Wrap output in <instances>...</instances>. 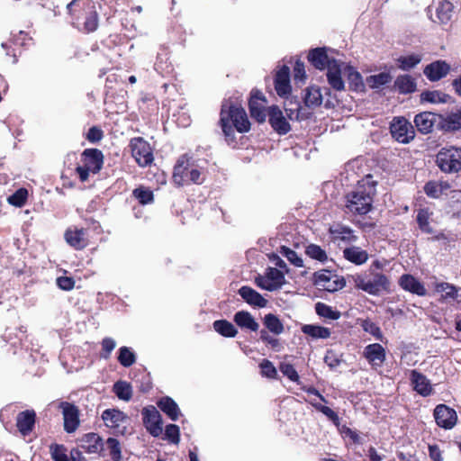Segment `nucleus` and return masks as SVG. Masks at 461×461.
<instances>
[{"instance_id":"nucleus-21","label":"nucleus","mask_w":461,"mask_h":461,"mask_svg":"<svg viewBox=\"0 0 461 461\" xmlns=\"http://www.w3.org/2000/svg\"><path fill=\"white\" fill-rule=\"evenodd\" d=\"M449 69L450 67L446 61L438 60L426 66L423 72L430 81H438L446 77Z\"/></svg>"},{"instance_id":"nucleus-27","label":"nucleus","mask_w":461,"mask_h":461,"mask_svg":"<svg viewBox=\"0 0 461 461\" xmlns=\"http://www.w3.org/2000/svg\"><path fill=\"white\" fill-rule=\"evenodd\" d=\"M411 381L414 390L422 396H428L432 392V386L429 380L421 373L412 370L411 373Z\"/></svg>"},{"instance_id":"nucleus-45","label":"nucleus","mask_w":461,"mask_h":461,"mask_svg":"<svg viewBox=\"0 0 461 461\" xmlns=\"http://www.w3.org/2000/svg\"><path fill=\"white\" fill-rule=\"evenodd\" d=\"M315 311L321 317L330 320H338L341 315L339 312L333 310L331 306L323 303H317L315 305Z\"/></svg>"},{"instance_id":"nucleus-36","label":"nucleus","mask_w":461,"mask_h":461,"mask_svg":"<svg viewBox=\"0 0 461 461\" xmlns=\"http://www.w3.org/2000/svg\"><path fill=\"white\" fill-rule=\"evenodd\" d=\"M302 331L312 339H328L330 336V329L312 324L303 325Z\"/></svg>"},{"instance_id":"nucleus-9","label":"nucleus","mask_w":461,"mask_h":461,"mask_svg":"<svg viewBox=\"0 0 461 461\" xmlns=\"http://www.w3.org/2000/svg\"><path fill=\"white\" fill-rule=\"evenodd\" d=\"M285 278L283 272L275 267H268L265 275H259L255 282L258 287L267 291H276L280 289L285 284Z\"/></svg>"},{"instance_id":"nucleus-43","label":"nucleus","mask_w":461,"mask_h":461,"mask_svg":"<svg viewBox=\"0 0 461 461\" xmlns=\"http://www.w3.org/2000/svg\"><path fill=\"white\" fill-rule=\"evenodd\" d=\"M113 392L116 396L123 401H130L132 396V389L129 383L118 381L113 384Z\"/></svg>"},{"instance_id":"nucleus-55","label":"nucleus","mask_w":461,"mask_h":461,"mask_svg":"<svg viewBox=\"0 0 461 461\" xmlns=\"http://www.w3.org/2000/svg\"><path fill=\"white\" fill-rule=\"evenodd\" d=\"M279 369L281 373L288 377L293 382H297L299 380V375L297 371L294 369V366L289 363H281L279 366Z\"/></svg>"},{"instance_id":"nucleus-8","label":"nucleus","mask_w":461,"mask_h":461,"mask_svg":"<svg viewBox=\"0 0 461 461\" xmlns=\"http://www.w3.org/2000/svg\"><path fill=\"white\" fill-rule=\"evenodd\" d=\"M390 131L393 138L401 143H409L415 137L413 126L403 117L393 118L390 125Z\"/></svg>"},{"instance_id":"nucleus-48","label":"nucleus","mask_w":461,"mask_h":461,"mask_svg":"<svg viewBox=\"0 0 461 461\" xmlns=\"http://www.w3.org/2000/svg\"><path fill=\"white\" fill-rule=\"evenodd\" d=\"M28 191L25 188H20L13 194L8 196L7 202L16 207H22L27 200Z\"/></svg>"},{"instance_id":"nucleus-47","label":"nucleus","mask_w":461,"mask_h":461,"mask_svg":"<svg viewBox=\"0 0 461 461\" xmlns=\"http://www.w3.org/2000/svg\"><path fill=\"white\" fill-rule=\"evenodd\" d=\"M106 449L113 461H122V448L120 442L114 438L106 440Z\"/></svg>"},{"instance_id":"nucleus-39","label":"nucleus","mask_w":461,"mask_h":461,"mask_svg":"<svg viewBox=\"0 0 461 461\" xmlns=\"http://www.w3.org/2000/svg\"><path fill=\"white\" fill-rule=\"evenodd\" d=\"M453 5L449 1H442L437 7V17L441 23H447L450 21L453 13Z\"/></svg>"},{"instance_id":"nucleus-10","label":"nucleus","mask_w":461,"mask_h":461,"mask_svg":"<svg viewBox=\"0 0 461 461\" xmlns=\"http://www.w3.org/2000/svg\"><path fill=\"white\" fill-rule=\"evenodd\" d=\"M143 423L149 432L154 436H159L162 431V420L158 411L154 406H149L142 411Z\"/></svg>"},{"instance_id":"nucleus-26","label":"nucleus","mask_w":461,"mask_h":461,"mask_svg":"<svg viewBox=\"0 0 461 461\" xmlns=\"http://www.w3.org/2000/svg\"><path fill=\"white\" fill-rule=\"evenodd\" d=\"M81 448L89 454H98L104 449L102 438L96 433H88L81 438Z\"/></svg>"},{"instance_id":"nucleus-4","label":"nucleus","mask_w":461,"mask_h":461,"mask_svg":"<svg viewBox=\"0 0 461 461\" xmlns=\"http://www.w3.org/2000/svg\"><path fill=\"white\" fill-rule=\"evenodd\" d=\"M355 287L374 296L380 295L383 292L389 291L390 280L381 271L373 268L357 274L353 276Z\"/></svg>"},{"instance_id":"nucleus-19","label":"nucleus","mask_w":461,"mask_h":461,"mask_svg":"<svg viewBox=\"0 0 461 461\" xmlns=\"http://www.w3.org/2000/svg\"><path fill=\"white\" fill-rule=\"evenodd\" d=\"M65 240L76 249H82L87 246L86 230L84 228L73 227L65 232Z\"/></svg>"},{"instance_id":"nucleus-38","label":"nucleus","mask_w":461,"mask_h":461,"mask_svg":"<svg viewBox=\"0 0 461 461\" xmlns=\"http://www.w3.org/2000/svg\"><path fill=\"white\" fill-rule=\"evenodd\" d=\"M264 325L266 328L275 335H279L284 331V325L279 318L273 314L268 313L264 317Z\"/></svg>"},{"instance_id":"nucleus-28","label":"nucleus","mask_w":461,"mask_h":461,"mask_svg":"<svg viewBox=\"0 0 461 461\" xmlns=\"http://www.w3.org/2000/svg\"><path fill=\"white\" fill-rule=\"evenodd\" d=\"M233 321L241 330L258 331L259 329L258 322L252 314L247 311L237 312L233 316Z\"/></svg>"},{"instance_id":"nucleus-63","label":"nucleus","mask_w":461,"mask_h":461,"mask_svg":"<svg viewBox=\"0 0 461 461\" xmlns=\"http://www.w3.org/2000/svg\"><path fill=\"white\" fill-rule=\"evenodd\" d=\"M324 362L330 367L336 368L340 365V360L332 352H328L324 357Z\"/></svg>"},{"instance_id":"nucleus-52","label":"nucleus","mask_w":461,"mask_h":461,"mask_svg":"<svg viewBox=\"0 0 461 461\" xmlns=\"http://www.w3.org/2000/svg\"><path fill=\"white\" fill-rule=\"evenodd\" d=\"M133 195L141 204H148L153 201V193L148 188H136L133 190Z\"/></svg>"},{"instance_id":"nucleus-13","label":"nucleus","mask_w":461,"mask_h":461,"mask_svg":"<svg viewBox=\"0 0 461 461\" xmlns=\"http://www.w3.org/2000/svg\"><path fill=\"white\" fill-rule=\"evenodd\" d=\"M102 419L106 427L117 429V432L123 433L124 424L128 421V417L117 409H107L102 414Z\"/></svg>"},{"instance_id":"nucleus-51","label":"nucleus","mask_w":461,"mask_h":461,"mask_svg":"<svg viewBox=\"0 0 461 461\" xmlns=\"http://www.w3.org/2000/svg\"><path fill=\"white\" fill-rule=\"evenodd\" d=\"M279 252L287 258L288 261H290L294 266L301 267L303 266V261L301 257L297 255L295 251L293 249L282 246L280 247Z\"/></svg>"},{"instance_id":"nucleus-11","label":"nucleus","mask_w":461,"mask_h":461,"mask_svg":"<svg viewBox=\"0 0 461 461\" xmlns=\"http://www.w3.org/2000/svg\"><path fill=\"white\" fill-rule=\"evenodd\" d=\"M59 409L62 411L64 420V429L68 433H72L79 426V412L77 408L67 402L59 403Z\"/></svg>"},{"instance_id":"nucleus-16","label":"nucleus","mask_w":461,"mask_h":461,"mask_svg":"<svg viewBox=\"0 0 461 461\" xmlns=\"http://www.w3.org/2000/svg\"><path fill=\"white\" fill-rule=\"evenodd\" d=\"M275 89L281 97H286L291 94L290 69L283 66L276 73L275 78Z\"/></svg>"},{"instance_id":"nucleus-32","label":"nucleus","mask_w":461,"mask_h":461,"mask_svg":"<svg viewBox=\"0 0 461 461\" xmlns=\"http://www.w3.org/2000/svg\"><path fill=\"white\" fill-rule=\"evenodd\" d=\"M50 452L54 461H79V459L75 456L73 451H71L70 456H68V450L63 445L52 444L50 447Z\"/></svg>"},{"instance_id":"nucleus-58","label":"nucleus","mask_w":461,"mask_h":461,"mask_svg":"<svg viewBox=\"0 0 461 461\" xmlns=\"http://www.w3.org/2000/svg\"><path fill=\"white\" fill-rule=\"evenodd\" d=\"M306 78L304 64L297 60L294 67V81L303 83Z\"/></svg>"},{"instance_id":"nucleus-64","label":"nucleus","mask_w":461,"mask_h":461,"mask_svg":"<svg viewBox=\"0 0 461 461\" xmlns=\"http://www.w3.org/2000/svg\"><path fill=\"white\" fill-rule=\"evenodd\" d=\"M429 454L433 461H443L441 451L437 445L429 446Z\"/></svg>"},{"instance_id":"nucleus-62","label":"nucleus","mask_w":461,"mask_h":461,"mask_svg":"<svg viewBox=\"0 0 461 461\" xmlns=\"http://www.w3.org/2000/svg\"><path fill=\"white\" fill-rule=\"evenodd\" d=\"M57 285L60 289L68 291L74 287L75 282L71 277L60 276L57 279Z\"/></svg>"},{"instance_id":"nucleus-49","label":"nucleus","mask_w":461,"mask_h":461,"mask_svg":"<svg viewBox=\"0 0 461 461\" xmlns=\"http://www.w3.org/2000/svg\"><path fill=\"white\" fill-rule=\"evenodd\" d=\"M397 60L401 69L409 70L419 64L421 60V58L420 55L411 54L405 57H400Z\"/></svg>"},{"instance_id":"nucleus-7","label":"nucleus","mask_w":461,"mask_h":461,"mask_svg":"<svg viewBox=\"0 0 461 461\" xmlns=\"http://www.w3.org/2000/svg\"><path fill=\"white\" fill-rule=\"evenodd\" d=\"M130 148L131 155L139 166L147 167L153 162L154 157L151 147L143 138L131 139Z\"/></svg>"},{"instance_id":"nucleus-50","label":"nucleus","mask_w":461,"mask_h":461,"mask_svg":"<svg viewBox=\"0 0 461 461\" xmlns=\"http://www.w3.org/2000/svg\"><path fill=\"white\" fill-rule=\"evenodd\" d=\"M305 253L312 259L325 262L328 259L326 252L318 245L310 244L306 247Z\"/></svg>"},{"instance_id":"nucleus-42","label":"nucleus","mask_w":461,"mask_h":461,"mask_svg":"<svg viewBox=\"0 0 461 461\" xmlns=\"http://www.w3.org/2000/svg\"><path fill=\"white\" fill-rule=\"evenodd\" d=\"M392 76L387 72H381L366 77V84L371 88H379L392 81Z\"/></svg>"},{"instance_id":"nucleus-37","label":"nucleus","mask_w":461,"mask_h":461,"mask_svg":"<svg viewBox=\"0 0 461 461\" xmlns=\"http://www.w3.org/2000/svg\"><path fill=\"white\" fill-rule=\"evenodd\" d=\"M394 86L401 94L412 93L416 89L413 78L408 75L399 76L394 82Z\"/></svg>"},{"instance_id":"nucleus-57","label":"nucleus","mask_w":461,"mask_h":461,"mask_svg":"<svg viewBox=\"0 0 461 461\" xmlns=\"http://www.w3.org/2000/svg\"><path fill=\"white\" fill-rule=\"evenodd\" d=\"M437 291L445 293V296L448 298H456L457 296V289L448 283H440L437 285Z\"/></svg>"},{"instance_id":"nucleus-2","label":"nucleus","mask_w":461,"mask_h":461,"mask_svg":"<svg viewBox=\"0 0 461 461\" xmlns=\"http://www.w3.org/2000/svg\"><path fill=\"white\" fill-rule=\"evenodd\" d=\"M230 122L240 132H247L250 129V122L245 110L238 104L225 100L221 105V124L226 137L232 138L234 131Z\"/></svg>"},{"instance_id":"nucleus-54","label":"nucleus","mask_w":461,"mask_h":461,"mask_svg":"<svg viewBox=\"0 0 461 461\" xmlns=\"http://www.w3.org/2000/svg\"><path fill=\"white\" fill-rule=\"evenodd\" d=\"M362 328L365 331L373 335L376 339H383V333L380 328L371 321L366 320L362 323Z\"/></svg>"},{"instance_id":"nucleus-1","label":"nucleus","mask_w":461,"mask_h":461,"mask_svg":"<svg viewBox=\"0 0 461 461\" xmlns=\"http://www.w3.org/2000/svg\"><path fill=\"white\" fill-rule=\"evenodd\" d=\"M376 181L371 175L357 182L356 188L346 195V208L355 214H366L372 207L376 193Z\"/></svg>"},{"instance_id":"nucleus-24","label":"nucleus","mask_w":461,"mask_h":461,"mask_svg":"<svg viewBox=\"0 0 461 461\" xmlns=\"http://www.w3.org/2000/svg\"><path fill=\"white\" fill-rule=\"evenodd\" d=\"M36 413L33 410L20 412L16 418V426L22 435L26 436L32 432L35 424Z\"/></svg>"},{"instance_id":"nucleus-35","label":"nucleus","mask_w":461,"mask_h":461,"mask_svg":"<svg viewBox=\"0 0 461 461\" xmlns=\"http://www.w3.org/2000/svg\"><path fill=\"white\" fill-rule=\"evenodd\" d=\"M213 329L216 332L226 338H234L238 334L236 327L226 320L215 321L213 322Z\"/></svg>"},{"instance_id":"nucleus-34","label":"nucleus","mask_w":461,"mask_h":461,"mask_svg":"<svg viewBox=\"0 0 461 461\" xmlns=\"http://www.w3.org/2000/svg\"><path fill=\"white\" fill-rule=\"evenodd\" d=\"M158 406L164 411L172 420H176L179 416V408L176 402L169 397H164L158 402Z\"/></svg>"},{"instance_id":"nucleus-15","label":"nucleus","mask_w":461,"mask_h":461,"mask_svg":"<svg viewBox=\"0 0 461 461\" xmlns=\"http://www.w3.org/2000/svg\"><path fill=\"white\" fill-rule=\"evenodd\" d=\"M266 102L262 93L253 91L249 102L250 115L258 122L266 121L267 113L264 103Z\"/></svg>"},{"instance_id":"nucleus-17","label":"nucleus","mask_w":461,"mask_h":461,"mask_svg":"<svg viewBox=\"0 0 461 461\" xmlns=\"http://www.w3.org/2000/svg\"><path fill=\"white\" fill-rule=\"evenodd\" d=\"M327 80L334 90H344L345 84L341 77V64L336 59H331V61L329 62L327 68Z\"/></svg>"},{"instance_id":"nucleus-40","label":"nucleus","mask_w":461,"mask_h":461,"mask_svg":"<svg viewBox=\"0 0 461 461\" xmlns=\"http://www.w3.org/2000/svg\"><path fill=\"white\" fill-rule=\"evenodd\" d=\"M345 70L347 72L348 80L350 88L355 91L363 90L364 83H363L362 77H361L360 73L349 66H347L345 68Z\"/></svg>"},{"instance_id":"nucleus-29","label":"nucleus","mask_w":461,"mask_h":461,"mask_svg":"<svg viewBox=\"0 0 461 461\" xmlns=\"http://www.w3.org/2000/svg\"><path fill=\"white\" fill-rule=\"evenodd\" d=\"M239 294L250 305L262 308L267 303V301L259 293L249 286H242L240 288Z\"/></svg>"},{"instance_id":"nucleus-59","label":"nucleus","mask_w":461,"mask_h":461,"mask_svg":"<svg viewBox=\"0 0 461 461\" xmlns=\"http://www.w3.org/2000/svg\"><path fill=\"white\" fill-rule=\"evenodd\" d=\"M116 347V342L112 338H104L103 340H102V348H103V353H102V357L105 359H107L112 351Z\"/></svg>"},{"instance_id":"nucleus-14","label":"nucleus","mask_w":461,"mask_h":461,"mask_svg":"<svg viewBox=\"0 0 461 461\" xmlns=\"http://www.w3.org/2000/svg\"><path fill=\"white\" fill-rule=\"evenodd\" d=\"M267 114L270 125L278 134L284 135L290 131L291 126L277 106L269 107Z\"/></svg>"},{"instance_id":"nucleus-60","label":"nucleus","mask_w":461,"mask_h":461,"mask_svg":"<svg viewBox=\"0 0 461 461\" xmlns=\"http://www.w3.org/2000/svg\"><path fill=\"white\" fill-rule=\"evenodd\" d=\"M165 435L167 439L173 443L179 441V428L175 424H169L166 427Z\"/></svg>"},{"instance_id":"nucleus-22","label":"nucleus","mask_w":461,"mask_h":461,"mask_svg":"<svg viewBox=\"0 0 461 461\" xmlns=\"http://www.w3.org/2000/svg\"><path fill=\"white\" fill-rule=\"evenodd\" d=\"M438 117L439 115L436 113L423 112L415 116L414 123L420 132L426 134L432 131L436 122H438Z\"/></svg>"},{"instance_id":"nucleus-44","label":"nucleus","mask_w":461,"mask_h":461,"mask_svg":"<svg viewBox=\"0 0 461 461\" xmlns=\"http://www.w3.org/2000/svg\"><path fill=\"white\" fill-rule=\"evenodd\" d=\"M431 212L428 209H420L417 213V222L419 228L426 233H433V229L429 224Z\"/></svg>"},{"instance_id":"nucleus-18","label":"nucleus","mask_w":461,"mask_h":461,"mask_svg":"<svg viewBox=\"0 0 461 461\" xmlns=\"http://www.w3.org/2000/svg\"><path fill=\"white\" fill-rule=\"evenodd\" d=\"M82 156L84 157V165L91 170L92 173H98L104 164V155L101 150L97 149H86L84 150Z\"/></svg>"},{"instance_id":"nucleus-25","label":"nucleus","mask_w":461,"mask_h":461,"mask_svg":"<svg viewBox=\"0 0 461 461\" xmlns=\"http://www.w3.org/2000/svg\"><path fill=\"white\" fill-rule=\"evenodd\" d=\"M438 125L446 131H454L461 129V107L446 115H439Z\"/></svg>"},{"instance_id":"nucleus-61","label":"nucleus","mask_w":461,"mask_h":461,"mask_svg":"<svg viewBox=\"0 0 461 461\" xmlns=\"http://www.w3.org/2000/svg\"><path fill=\"white\" fill-rule=\"evenodd\" d=\"M104 134L103 131L98 127H91L86 134V139L92 143L98 142L102 140Z\"/></svg>"},{"instance_id":"nucleus-31","label":"nucleus","mask_w":461,"mask_h":461,"mask_svg":"<svg viewBox=\"0 0 461 461\" xmlns=\"http://www.w3.org/2000/svg\"><path fill=\"white\" fill-rule=\"evenodd\" d=\"M309 61L318 69H324L325 68H328L329 62L331 61L328 58V55L324 49L322 48H317L312 50L308 56Z\"/></svg>"},{"instance_id":"nucleus-23","label":"nucleus","mask_w":461,"mask_h":461,"mask_svg":"<svg viewBox=\"0 0 461 461\" xmlns=\"http://www.w3.org/2000/svg\"><path fill=\"white\" fill-rule=\"evenodd\" d=\"M399 285L403 290L419 296H424L427 294L425 286L417 278L409 274H404L400 277Z\"/></svg>"},{"instance_id":"nucleus-5","label":"nucleus","mask_w":461,"mask_h":461,"mask_svg":"<svg viewBox=\"0 0 461 461\" xmlns=\"http://www.w3.org/2000/svg\"><path fill=\"white\" fill-rule=\"evenodd\" d=\"M173 180L176 185L182 186L192 183L200 185L203 182L204 177L191 158L183 155L174 167Z\"/></svg>"},{"instance_id":"nucleus-6","label":"nucleus","mask_w":461,"mask_h":461,"mask_svg":"<svg viewBox=\"0 0 461 461\" xmlns=\"http://www.w3.org/2000/svg\"><path fill=\"white\" fill-rule=\"evenodd\" d=\"M436 162L443 172L461 171V149L454 146L442 148L437 154Z\"/></svg>"},{"instance_id":"nucleus-30","label":"nucleus","mask_w":461,"mask_h":461,"mask_svg":"<svg viewBox=\"0 0 461 461\" xmlns=\"http://www.w3.org/2000/svg\"><path fill=\"white\" fill-rule=\"evenodd\" d=\"M344 258L356 265H363L368 259V254L359 247L352 246L343 250Z\"/></svg>"},{"instance_id":"nucleus-20","label":"nucleus","mask_w":461,"mask_h":461,"mask_svg":"<svg viewBox=\"0 0 461 461\" xmlns=\"http://www.w3.org/2000/svg\"><path fill=\"white\" fill-rule=\"evenodd\" d=\"M363 355L373 366H381L386 356L384 348L378 343L367 345Z\"/></svg>"},{"instance_id":"nucleus-41","label":"nucleus","mask_w":461,"mask_h":461,"mask_svg":"<svg viewBox=\"0 0 461 461\" xmlns=\"http://www.w3.org/2000/svg\"><path fill=\"white\" fill-rule=\"evenodd\" d=\"M420 98L422 101L431 104H445L450 99V96L443 92L434 90L423 92Z\"/></svg>"},{"instance_id":"nucleus-53","label":"nucleus","mask_w":461,"mask_h":461,"mask_svg":"<svg viewBox=\"0 0 461 461\" xmlns=\"http://www.w3.org/2000/svg\"><path fill=\"white\" fill-rule=\"evenodd\" d=\"M425 194L431 198H438L442 194V185L436 181H429L424 186Z\"/></svg>"},{"instance_id":"nucleus-33","label":"nucleus","mask_w":461,"mask_h":461,"mask_svg":"<svg viewBox=\"0 0 461 461\" xmlns=\"http://www.w3.org/2000/svg\"><path fill=\"white\" fill-rule=\"evenodd\" d=\"M304 104L307 107H317L322 103V95L321 89L317 86H309L305 89L303 96Z\"/></svg>"},{"instance_id":"nucleus-3","label":"nucleus","mask_w":461,"mask_h":461,"mask_svg":"<svg viewBox=\"0 0 461 461\" xmlns=\"http://www.w3.org/2000/svg\"><path fill=\"white\" fill-rule=\"evenodd\" d=\"M72 17V23L78 29L87 32H94L98 27V16L94 3L90 0H73L68 5Z\"/></svg>"},{"instance_id":"nucleus-56","label":"nucleus","mask_w":461,"mask_h":461,"mask_svg":"<svg viewBox=\"0 0 461 461\" xmlns=\"http://www.w3.org/2000/svg\"><path fill=\"white\" fill-rule=\"evenodd\" d=\"M262 375L268 378H276L277 371L273 363L269 360L264 359L260 364Z\"/></svg>"},{"instance_id":"nucleus-12","label":"nucleus","mask_w":461,"mask_h":461,"mask_svg":"<svg viewBox=\"0 0 461 461\" xmlns=\"http://www.w3.org/2000/svg\"><path fill=\"white\" fill-rule=\"evenodd\" d=\"M434 418L437 424L446 429H452L457 420L456 412L445 404H439L435 408Z\"/></svg>"},{"instance_id":"nucleus-46","label":"nucleus","mask_w":461,"mask_h":461,"mask_svg":"<svg viewBox=\"0 0 461 461\" xmlns=\"http://www.w3.org/2000/svg\"><path fill=\"white\" fill-rule=\"evenodd\" d=\"M118 361L124 367H129L136 362L135 354L127 347L119 349Z\"/></svg>"}]
</instances>
